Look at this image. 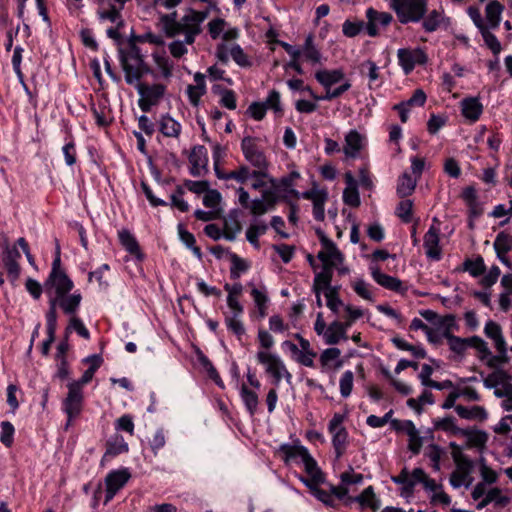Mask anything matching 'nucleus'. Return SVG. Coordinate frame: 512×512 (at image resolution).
Masks as SVG:
<instances>
[{"mask_svg":"<svg viewBox=\"0 0 512 512\" xmlns=\"http://www.w3.org/2000/svg\"><path fill=\"white\" fill-rule=\"evenodd\" d=\"M267 230L268 225L264 221L254 219L246 231V238L252 245L258 247V238L264 235Z\"/></svg>","mask_w":512,"mask_h":512,"instance_id":"40","label":"nucleus"},{"mask_svg":"<svg viewBox=\"0 0 512 512\" xmlns=\"http://www.w3.org/2000/svg\"><path fill=\"white\" fill-rule=\"evenodd\" d=\"M461 109L462 114L466 119L475 122L482 114L483 106L478 98L470 97L461 101Z\"/></svg>","mask_w":512,"mask_h":512,"instance_id":"32","label":"nucleus"},{"mask_svg":"<svg viewBox=\"0 0 512 512\" xmlns=\"http://www.w3.org/2000/svg\"><path fill=\"white\" fill-rule=\"evenodd\" d=\"M422 20L423 29L426 32L431 33L441 26L444 20V15L442 11L434 9L430 11L426 17H423Z\"/></svg>","mask_w":512,"mask_h":512,"instance_id":"41","label":"nucleus"},{"mask_svg":"<svg viewBox=\"0 0 512 512\" xmlns=\"http://www.w3.org/2000/svg\"><path fill=\"white\" fill-rule=\"evenodd\" d=\"M353 380L354 374L352 371L347 370L342 374L339 382L340 393L342 397L346 398L350 396L353 388Z\"/></svg>","mask_w":512,"mask_h":512,"instance_id":"57","label":"nucleus"},{"mask_svg":"<svg viewBox=\"0 0 512 512\" xmlns=\"http://www.w3.org/2000/svg\"><path fill=\"white\" fill-rule=\"evenodd\" d=\"M303 52L305 58L313 63H318L321 60V53L314 45L313 35L309 34L303 46Z\"/></svg>","mask_w":512,"mask_h":512,"instance_id":"49","label":"nucleus"},{"mask_svg":"<svg viewBox=\"0 0 512 512\" xmlns=\"http://www.w3.org/2000/svg\"><path fill=\"white\" fill-rule=\"evenodd\" d=\"M241 150L246 161H248L254 169L268 176L269 162L264 152L257 145L256 138L251 136L244 137L241 141Z\"/></svg>","mask_w":512,"mask_h":512,"instance_id":"7","label":"nucleus"},{"mask_svg":"<svg viewBox=\"0 0 512 512\" xmlns=\"http://www.w3.org/2000/svg\"><path fill=\"white\" fill-rule=\"evenodd\" d=\"M433 425L435 430L444 431L452 435L462 434L463 432V429L456 425V421L453 417L434 419Z\"/></svg>","mask_w":512,"mask_h":512,"instance_id":"44","label":"nucleus"},{"mask_svg":"<svg viewBox=\"0 0 512 512\" xmlns=\"http://www.w3.org/2000/svg\"><path fill=\"white\" fill-rule=\"evenodd\" d=\"M484 332L488 338L494 341L495 347H503V345L506 344L501 327L497 323L493 321L487 322L484 327Z\"/></svg>","mask_w":512,"mask_h":512,"instance_id":"48","label":"nucleus"},{"mask_svg":"<svg viewBox=\"0 0 512 512\" xmlns=\"http://www.w3.org/2000/svg\"><path fill=\"white\" fill-rule=\"evenodd\" d=\"M135 87L140 95L138 105L143 112H149L152 106L159 103L166 92V86L160 83L148 85L139 82Z\"/></svg>","mask_w":512,"mask_h":512,"instance_id":"10","label":"nucleus"},{"mask_svg":"<svg viewBox=\"0 0 512 512\" xmlns=\"http://www.w3.org/2000/svg\"><path fill=\"white\" fill-rule=\"evenodd\" d=\"M440 229L431 225L424 235L423 246L428 259L439 261L442 257V249L440 247Z\"/></svg>","mask_w":512,"mask_h":512,"instance_id":"17","label":"nucleus"},{"mask_svg":"<svg viewBox=\"0 0 512 512\" xmlns=\"http://www.w3.org/2000/svg\"><path fill=\"white\" fill-rule=\"evenodd\" d=\"M493 247L501 263L511 268L512 264L507 254L512 251V236L503 231L498 233L494 240Z\"/></svg>","mask_w":512,"mask_h":512,"instance_id":"22","label":"nucleus"},{"mask_svg":"<svg viewBox=\"0 0 512 512\" xmlns=\"http://www.w3.org/2000/svg\"><path fill=\"white\" fill-rule=\"evenodd\" d=\"M323 337L325 343L328 345H335L339 343L340 340L348 339L345 326H343L339 320H335L328 325Z\"/></svg>","mask_w":512,"mask_h":512,"instance_id":"29","label":"nucleus"},{"mask_svg":"<svg viewBox=\"0 0 512 512\" xmlns=\"http://www.w3.org/2000/svg\"><path fill=\"white\" fill-rule=\"evenodd\" d=\"M119 60L129 85H136L145 74L151 72L140 49L134 44L119 50Z\"/></svg>","mask_w":512,"mask_h":512,"instance_id":"2","label":"nucleus"},{"mask_svg":"<svg viewBox=\"0 0 512 512\" xmlns=\"http://www.w3.org/2000/svg\"><path fill=\"white\" fill-rule=\"evenodd\" d=\"M184 189L177 186L176 190L171 194V206L181 212H187L190 208L189 204L183 199Z\"/></svg>","mask_w":512,"mask_h":512,"instance_id":"56","label":"nucleus"},{"mask_svg":"<svg viewBox=\"0 0 512 512\" xmlns=\"http://www.w3.org/2000/svg\"><path fill=\"white\" fill-rule=\"evenodd\" d=\"M231 260H232V266H231V270H230L231 278L238 279L240 277V274L242 272L247 271L249 266L245 260H243L242 258L238 257L235 254L232 255Z\"/></svg>","mask_w":512,"mask_h":512,"instance_id":"63","label":"nucleus"},{"mask_svg":"<svg viewBox=\"0 0 512 512\" xmlns=\"http://www.w3.org/2000/svg\"><path fill=\"white\" fill-rule=\"evenodd\" d=\"M18 247L25 253L29 263H32V256L30 254L29 243L25 238L20 237L17 239L14 245L10 246L5 244L3 246V253L1 257L2 264L7 270L8 277L12 282L16 281L20 276L19 260L22 255L18 250Z\"/></svg>","mask_w":512,"mask_h":512,"instance_id":"4","label":"nucleus"},{"mask_svg":"<svg viewBox=\"0 0 512 512\" xmlns=\"http://www.w3.org/2000/svg\"><path fill=\"white\" fill-rule=\"evenodd\" d=\"M228 26L224 19L216 18L208 23V32L212 39L222 37L224 29Z\"/></svg>","mask_w":512,"mask_h":512,"instance_id":"58","label":"nucleus"},{"mask_svg":"<svg viewBox=\"0 0 512 512\" xmlns=\"http://www.w3.org/2000/svg\"><path fill=\"white\" fill-rule=\"evenodd\" d=\"M60 256L59 248H57V256L53 261V269L48 280V292L50 297H58L69 293L74 284L72 280L62 271L59 270Z\"/></svg>","mask_w":512,"mask_h":512,"instance_id":"9","label":"nucleus"},{"mask_svg":"<svg viewBox=\"0 0 512 512\" xmlns=\"http://www.w3.org/2000/svg\"><path fill=\"white\" fill-rule=\"evenodd\" d=\"M83 409V392L79 383H70L68 393L62 403V410L67 415L65 429L67 430L72 421L77 418Z\"/></svg>","mask_w":512,"mask_h":512,"instance_id":"8","label":"nucleus"},{"mask_svg":"<svg viewBox=\"0 0 512 512\" xmlns=\"http://www.w3.org/2000/svg\"><path fill=\"white\" fill-rule=\"evenodd\" d=\"M364 315V312L360 308L356 307H346L345 312L342 313V316H339L338 318L343 319L344 321H341V324L345 326V330L348 331V329L353 325V323L361 318Z\"/></svg>","mask_w":512,"mask_h":512,"instance_id":"53","label":"nucleus"},{"mask_svg":"<svg viewBox=\"0 0 512 512\" xmlns=\"http://www.w3.org/2000/svg\"><path fill=\"white\" fill-rule=\"evenodd\" d=\"M455 411L459 417L467 420L484 421L488 417V413L482 406L465 407L457 405Z\"/></svg>","mask_w":512,"mask_h":512,"instance_id":"36","label":"nucleus"},{"mask_svg":"<svg viewBox=\"0 0 512 512\" xmlns=\"http://www.w3.org/2000/svg\"><path fill=\"white\" fill-rule=\"evenodd\" d=\"M427 5L428 0H390V7L401 24L421 21L427 13Z\"/></svg>","mask_w":512,"mask_h":512,"instance_id":"5","label":"nucleus"},{"mask_svg":"<svg viewBox=\"0 0 512 512\" xmlns=\"http://www.w3.org/2000/svg\"><path fill=\"white\" fill-rule=\"evenodd\" d=\"M208 17V11H196L188 9L186 13L177 19V12L162 14L160 16L161 30L169 38L184 36V40H174L168 45L170 54L174 58H181L188 52V45H192L202 32V23Z\"/></svg>","mask_w":512,"mask_h":512,"instance_id":"1","label":"nucleus"},{"mask_svg":"<svg viewBox=\"0 0 512 512\" xmlns=\"http://www.w3.org/2000/svg\"><path fill=\"white\" fill-rule=\"evenodd\" d=\"M256 357L259 363L265 365V371L273 378L275 386H278L283 378L288 383L291 382L292 375L278 355L266 351H258Z\"/></svg>","mask_w":512,"mask_h":512,"instance_id":"6","label":"nucleus"},{"mask_svg":"<svg viewBox=\"0 0 512 512\" xmlns=\"http://www.w3.org/2000/svg\"><path fill=\"white\" fill-rule=\"evenodd\" d=\"M399 65L402 67L404 73L408 75L413 71L417 64H425L427 62V55L422 49H407L401 48L397 51Z\"/></svg>","mask_w":512,"mask_h":512,"instance_id":"13","label":"nucleus"},{"mask_svg":"<svg viewBox=\"0 0 512 512\" xmlns=\"http://www.w3.org/2000/svg\"><path fill=\"white\" fill-rule=\"evenodd\" d=\"M343 500L346 504L359 503L361 507L371 508L374 511L380 507L379 500L376 498L372 486L367 487L357 496H346Z\"/></svg>","mask_w":512,"mask_h":512,"instance_id":"24","label":"nucleus"},{"mask_svg":"<svg viewBox=\"0 0 512 512\" xmlns=\"http://www.w3.org/2000/svg\"><path fill=\"white\" fill-rule=\"evenodd\" d=\"M300 178V174L297 171H292L287 176L282 177L278 182L269 178V182L272 184L274 191L278 194V192H284L286 196H292L296 199L300 198L301 193L294 189L295 181Z\"/></svg>","mask_w":512,"mask_h":512,"instance_id":"20","label":"nucleus"},{"mask_svg":"<svg viewBox=\"0 0 512 512\" xmlns=\"http://www.w3.org/2000/svg\"><path fill=\"white\" fill-rule=\"evenodd\" d=\"M315 78L322 86L330 88L332 85L344 79V73L341 69L320 70L316 72Z\"/></svg>","mask_w":512,"mask_h":512,"instance_id":"37","label":"nucleus"},{"mask_svg":"<svg viewBox=\"0 0 512 512\" xmlns=\"http://www.w3.org/2000/svg\"><path fill=\"white\" fill-rule=\"evenodd\" d=\"M340 479L341 484L339 486H332V491L337 496L338 500H343L351 491L350 487L362 484L364 478L362 474L354 473L351 470V472L342 473Z\"/></svg>","mask_w":512,"mask_h":512,"instance_id":"21","label":"nucleus"},{"mask_svg":"<svg viewBox=\"0 0 512 512\" xmlns=\"http://www.w3.org/2000/svg\"><path fill=\"white\" fill-rule=\"evenodd\" d=\"M391 480L398 485H402V495L413 493V483L410 482V473L407 468H403L399 475L392 476Z\"/></svg>","mask_w":512,"mask_h":512,"instance_id":"52","label":"nucleus"},{"mask_svg":"<svg viewBox=\"0 0 512 512\" xmlns=\"http://www.w3.org/2000/svg\"><path fill=\"white\" fill-rule=\"evenodd\" d=\"M509 375L506 371L498 369L489 374L483 381L484 387L487 389L496 388L502 383L509 380Z\"/></svg>","mask_w":512,"mask_h":512,"instance_id":"50","label":"nucleus"},{"mask_svg":"<svg viewBox=\"0 0 512 512\" xmlns=\"http://www.w3.org/2000/svg\"><path fill=\"white\" fill-rule=\"evenodd\" d=\"M472 471V463L467 459L457 462L456 469L451 473L449 482L453 488H460L462 485L467 487L471 484L472 479L470 473Z\"/></svg>","mask_w":512,"mask_h":512,"instance_id":"19","label":"nucleus"},{"mask_svg":"<svg viewBox=\"0 0 512 512\" xmlns=\"http://www.w3.org/2000/svg\"><path fill=\"white\" fill-rule=\"evenodd\" d=\"M153 60L163 78H170L173 72V63L164 53L153 54Z\"/></svg>","mask_w":512,"mask_h":512,"instance_id":"45","label":"nucleus"},{"mask_svg":"<svg viewBox=\"0 0 512 512\" xmlns=\"http://www.w3.org/2000/svg\"><path fill=\"white\" fill-rule=\"evenodd\" d=\"M130 473L127 469L114 470L107 474L105 478L106 496L105 504L110 502L116 493L122 489L130 479Z\"/></svg>","mask_w":512,"mask_h":512,"instance_id":"16","label":"nucleus"},{"mask_svg":"<svg viewBox=\"0 0 512 512\" xmlns=\"http://www.w3.org/2000/svg\"><path fill=\"white\" fill-rule=\"evenodd\" d=\"M22 52H23V49L21 47L15 48L13 57H12V65H13V69H14L20 83L22 84L25 91L30 95L29 88H28L27 84L24 82V75L20 68L21 60H22Z\"/></svg>","mask_w":512,"mask_h":512,"instance_id":"54","label":"nucleus"},{"mask_svg":"<svg viewBox=\"0 0 512 512\" xmlns=\"http://www.w3.org/2000/svg\"><path fill=\"white\" fill-rule=\"evenodd\" d=\"M159 131L168 138L178 139L182 130L181 124L169 114L162 115L158 122Z\"/></svg>","mask_w":512,"mask_h":512,"instance_id":"28","label":"nucleus"},{"mask_svg":"<svg viewBox=\"0 0 512 512\" xmlns=\"http://www.w3.org/2000/svg\"><path fill=\"white\" fill-rule=\"evenodd\" d=\"M444 337L447 339L450 349L458 355H463L469 348L468 338L452 335L448 330L444 332Z\"/></svg>","mask_w":512,"mask_h":512,"instance_id":"46","label":"nucleus"},{"mask_svg":"<svg viewBox=\"0 0 512 512\" xmlns=\"http://www.w3.org/2000/svg\"><path fill=\"white\" fill-rule=\"evenodd\" d=\"M367 23H365V30L370 37H375L379 34L381 27H387L393 20L392 14L388 12H380L374 8L366 10Z\"/></svg>","mask_w":512,"mask_h":512,"instance_id":"15","label":"nucleus"},{"mask_svg":"<svg viewBox=\"0 0 512 512\" xmlns=\"http://www.w3.org/2000/svg\"><path fill=\"white\" fill-rule=\"evenodd\" d=\"M370 271L372 278L380 286L395 292L402 290V281L400 279L381 272L380 268L376 265H371Z\"/></svg>","mask_w":512,"mask_h":512,"instance_id":"25","label":"nucleus"},{"mask_svg":"<svg viewBox=\"0 0 512 512\" xmlns=\"http://www.w3.org/2000/svg\"><path fill=\"white\" fill-rule=\"evenodd\" d=\"M417 185V179H414L407 172L403 173L397 184V194L399 197H407L413 193Z\"/></svg>","mask_w":512,"mask_h":512,"instance_id":"42","label":"nucleus"},{"mask_svg":"<svg viewBox=\"0 0 512 512\" xmlns=\"http://www.w3.org/2000/svg\"><path fill=\"white\" fill-rule=\"evenodd\" d=\"M309 477H303L299 476V480L306 485L311 493L322 503H324L327 506L334 507L336 505V499L337 496L333 493L332 487L330 488V491H325L323 489H320L318 486L325 481L324 474L320 470V477L319 479L315 480V474L312 473L308 475Z\"/></svg>","mask_w":512,"mask_h":512,"instance_id":"11","label":"nucleus"},{"mask_svg":"<svg viewBox=\"0 0 512 512\" xmlns=\"http://www.w3.org/2000/svg\"><path fill=\"white\" fill-rule=\"evenodd\" d=\"M412 201L410 200H403L401 201L397 208H396V214L397 216L405 223H408L411 221L412 216Z\"/></svg>","mask_w":512,"mask_h":512,"instance_id":"64","label":"nucleus"},{"mask_svg":"<svg viewBox=\"0 0 512 512\" xmlns=\"http://www.w3.org/2000/svg\"><path fill=\"white\" fill-rule=\"evenodd\" d=\"M242 314H231L226 317L227 327L237 336H242L245 333V328L240 320Z\"/></svg>","mask_w":512,"mask_h":512,"instance_id":"62","label":"nucleus"},{"mask_svg":"<svg viewBox=\"0 0 512 512\" xmlns=\"http://www.w3.org/2000/svg\"><path fill=\"white\" fill-rule=\"evenodd\" d=\"M491 502H494L497 506L504 507L509 502V498L507 496H503L499 488H492L486 493L485 497L477 504L476 508L478 510H481Z\"/></svg>","mask_w":512,"mask_h":512,"instance_id":"38","label":"nucleus"},{"mask_svg":"<svg viewBox=\"0 0 512 512\" xmlns=\"http://www.w3.org/2000/svg\"><path fill=\"white\" fill-rule=\"evenodd\" d=\"M230 56L240 67H249L251 65L248 56L238 44L231 46Z\"/></svg>","mask_w":512,"mask_h":512,"instance_id":"59","label":"nucleus"},{"mask_svg":"<svg viewBox=\"0 0 512 512\" xmlns=\"http://www.w3.org/2000/svg\"><path fill=\"white\" fill-rule=\"evenodd\" d=\"M490 30H491V28L486 26L479 31L482 35V38H483L486 46L492 51V53L494 55H498L502 50V46H501L500 41Z\"/></svg>","mask_w":512,"mask_h":512,"instance_id":"51","label":"nucleus"},{"mask_svg":"<svg viewBox=\"0 0 512 512\" xmlns=\"http://www.w3.org/2000/svg\"><path fill=\"white\" fill-rule=\"evenodd\" d=\"M219 178L224 180H235L239 184H246L252 177L266 176L261 171L250 169L246 165H241L238 168L224 174H217Z\"/></svg>","mask_w":512,"mask_h":512,"instance_id":"23","label":"nucleus"},{"mask_svg":"<svg viewBox=\"0 0 512 512\" xmlns=\"http://www.w3.org/2000/svg\"><path fill=\"white\" fill-rule=\"evenodd\" d=\"M129 447L127 442L121 435L115 434L106 443V451L104 458L115 457L119 454L128 452Z\"/></svg>","mask_w":512,"mask_h":512,"instance_id":"35","label":"nucleus"},{"mask_svg":"<svg viewBox=\"0 0 512 512\" xmlns=\"http://www.w3.org/2000/svg\"><path fill=\"white\" fill-rule=\"evenodd\" d=\"M485 264L482 257H477L475 260H466L464 262V270L468 271L473 277H478L485 272Z\"/></svg>","mask_w":512,"mask_h":512,"instance_id":"55","label":"nucleus"},{"mask_svg":"<svg viewBox=\"0 0 512 512\" xmlns=\"http://www.w3.org/2000/svg\"><path fill=\"white\" fill-rule=\"evenodd\" d=\"M352 287L358 296L365 300L373 301V295L369 289L370 285L363 279L355 280Z\"/></svg>","mask_w":512,"mask_h":512,"instance_id":"61","label":"nucleus"},{"mask_svg":"<svg viewBox=\"0 0 512 512\" xmlns=\"http://www.w3.org/2000/svg\"><path fill=\"white\" fill-rule=\"evenodd\" d=\"M326 298L327 307L337 316H342L345 312L346 307H352L351 305L345 304L339 297L337 288H328L324 291Z\"/></svg>","mask_w":512,"mask_h":512,"instance_id":"33","label":"nucleus"},{"mask_svg":"<svg viewBox=\"0 0 512 512\" xmlns=\"http://www.w3.org/2000/svg\"><path fill=\"white\" fill-rule=\"evenodd\" d=\"M277 453L286 464L300 460L304 465L306 473L308 475L314 473V479H319L320 468L306 447L300 445L299 443H284L279 446Z\"/></svg>","mask_w":512,"mask_h":512,"instance_id":"3","label":"nucleus"},{"mask_svg":"<svg viewBox=\"0 0 512 512\" xmlns=\"http://www.w3.org/2000/svg\"><path fill=\"white\" fill-rule=\"evenodd\" d=\"M65 314L74 315L81 303L82 295L79 292L64 294L58 297H51Z\"/></svg>","mask_w":512,"mask_h":512,"instance_id":"26","label":"nucleus"},{"mask_svg":"<svg viewBox=\"0 0 512 512\" xmlns=\"http://www.w3.org/2000/svg\"><path fill=\"white\" fill-rule=\"evenodd\" d=\"M194 82L195 85H188L186 92L189 102L193 106H198L201 97L206 93L205 76L200 72L195 73Z\"/></svg>","mask_w":512,"mask_h":512,"instance_id":"27","label":"nucleus"},{"mask_svg":"<svg viewBox=\"0 0 512 512\" xmlns=\"http://www.w3.org/2000/svg\"><path fill=\"white\" fill-rule=\"evenodd\" d=\"M317 257L323 263V267L333 268L343 262L342 253L331 239H325Z\"/></svg>","mask_w":512,"mask_h":512,"instance_id":"18","label":"nucleus"},{"mask_svg":"<svg viewBox=\"0 0 512 512\" xmlns=\"http://www.w3.org/2000/svg\"><path fill=\"white\" fill-rule=\"evenodd\" d=\"M462 435H464L467 438L468 444L470 446L482 449L485 447L487 441H488V434L485 431L482 430H464L462 432Z\"/></svg>","mask_w":512,"mask_h":512,"instance_id":"43","label":"nucleus"},{"mask_svg":"<svg viewBox=\"0 0 512 512\" xmlns=\"http://www.w3.org/2000/svg\"><path fill=\"white\" fill-rule=\"evenodd\" d=\"M331 279H332V268L323 267L322 271L317 273L314 277V283H313L314 292L321 291L322 289H325V291H326L328 288H332L330 286Z\"/></svg>","mask_w":512,"mask_h":512,"instance_id":"47","label":"nucleus"},{"mask_svg":"<svg viewBox=\"0 0 512 512\" xmlns=\"http://www.w3.org/2000/svg\"><path fill=\"white\" fill-rule=\"evenodd\" d=\"M343 416L341 414H334L329 422L328 429L332 434V443L335 450L336 458H340L347 446L348 433L342 425Z\"/></svg>","mask_w":512,"mask_h":512,"instance_id":"12","label":"nucleus"},{"mask_svg":"<svg viewBox=\"0 0 512 512\" xmlns=\"http://www.w3.org/2000/svg\"><path fill=\"white\" fill-rule=\"evenodd\" d=\"M504 6L497 0L490 1L485 8L486 25L491 29L499 27Z\"/></svg>","mask_w":512,"mask_h":512,"instance_id":"31","label":"nucleus"},{"mask_svg":"<svg viewBox=\"0 0 512 512\" xmlns=\"http://www.w3.org/2000/svg\"><path fill=\"white\" fill-rule=\"evenodd\" d=\"M363 147V137L356 131L351 130L345 137L343 151L349 158H356Z\"/></svg>","mask_w":512,"mask_h":512,"instance_id":"30","label":"nucleus"},{"mask_svg":"<svg viewBox=\"0 0 512 512\" xmlns=\"http://www.w3.org/2000/svg\"><path fill=\"white\" fill-rule=\"evenodd\" d=\"M300 197H302L304 199L311 200L313 202V205L325 204V202L328 198V193L325 190H320V189L314 188L309 191H305V192L301 193Z\"/></svg>","mask_w":512,"mask_h":512,"instance_id":"60","label":"nucleus"},{"mask_svg":"<svg viewBox=\"0 0 512 512\" xmlns=\"http://www.w3.org/2000/svg\"><path fill=\"white\" fill-rule=\"evenodd\" d=\"M278 200L279 195H277L276 191L265 189L262 191L260 198H255L251 201L248 209L251 215L257 218L269 211L274 210Z\"/></svg>","mask_w":512,"mask_h":512,"instance_id":"14","label":"nucleus"},{"mask_svg":"<svg viewBox=\"0 0 512 512\" xmlns=\"http://www.w3.org/2000/svg\"><path fill=\"white\" fill-rule=\"evenodd\" d=\"M240 397L251 416H253L259 404L258 395L255 391L250 390L245 384L241 386Z\"/></svg>","mask_w":512,"mask_h":512,"instance_id":"39","label":"nucleus"},{"mask_svg":"<svg viewBox=\"0 0 512 512\" xmlns=\"http://www.w3.org/2000/svg\"><path fill=\"white\" fill-rule=\"evenodd\" d=\"M118 237L121 245L132 255L136 256L137 259H143V254L140 251L139 244L136 238L126 229H122L118 232Z\"/></svg>","mask_w":512,"mask_h":512,"instance_id":"34","label":"nucleus"}]
</instances>
